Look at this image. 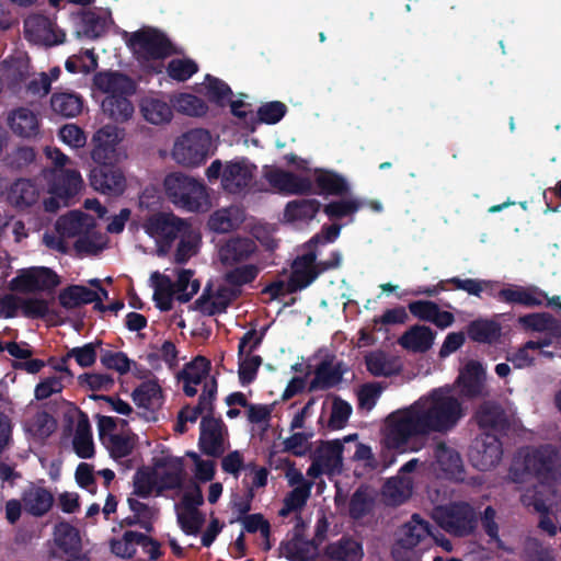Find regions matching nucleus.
Returning <instances> with one entry per match:
<instances>
[{
    "label": "nucleus",
    "mask_w": 561,
    "mask_h": 561,
    "mask_svg": "<svg viewBox=\"0 0 561 561\" xmlns=\"http://www.w3.org/2000/svg\"><path fill=\"white\" fill-rule=\"evenodd\" d=\"M94 87L111 95L130 96L136 91L135 81L127 75L114 71L96 72L93 77Z\"/></svg>",
    "instance_id": "6ab92c4d"
},
{
    "label": "nucleus",
    "mask_w": 561,
    "mask_h": 561,
    "mask_svg": "<svg viewBox=\"0 0 561 561\" xmlns=\"http://www.w3.org/2000/svg\"><path fill=\"white\" fill-rule=\"evenodd\" d=\"M432 536L431 525L414 514L411 522L407 523L397 540L398 546L414 549L421 541Z\"/></svg>",
    "instance_id": "2f4dec72"
},
{
    "label": "nucleus",
    "mask_w": 561,
    "mask_h": 561,
    "mask_svg": "<svg viewBox=\"0 0 561 561\" xmlns=\"http://www.w3.org/2000/svg\"><path fill=\"white\" fill-rule=\"evenodd\" d=\"M134 494L148 497L156 485V473L149 469H138L134 474Z\"/></svg>",
    "instance_id": "e2e57ef3"
},
{
    "label": "nucleus",
    "mask_w": 561,
    "mask_h": 561,
    "mask_svg": "<svg viewBox=\"0 0 561 561\" xmlns=\"http://www.w3.org/2000/svg\"><path fill=\"white\" fill-rule=\"evenodd\" d=\"M239 381L242 386H248L255 380L259 368L262 365V357L248 354L245 358L239 357Z\"/></svg>",
    "instance_id": "13d9d810"
},
{
    "label": "nucleus",
    "mask_w": 561,
    "mask_h": 561,
    "mask_svg": "<svg viewBox=\"0 0 561 561\" xmlns=\"http://www.w3.org/2000/svg\"><path fill=\"white\" fill-rule=\"evenodd\" d=\"M435 332L426 325L415 324L399 337V344L414 353H425L433 346Z\"/></svg>",
    "instance_id": "393cba45"
},
{
    "label": "nucleus",
    "mask_w": 561,
    "mask_h": 561,
    "mask_svg": "<svg viewBox=\"0 0 561 561\" xmlns=\"http://www.w3.org/2000/svg\"><path fill=\"white\" fill-rule=\"evenodd\" d=\"M239 294V289L220 286L214 294V300H211V287L208 285L194 301V309L209 317L224 313Z\"/></svg>",
    "instance_id": "2eb2a0df"
},
{
    "label": "nucleus",
    "mask_w": 561,
    "mask_h": 561,
    "mask_svg": "<svg viewBox=\"0 0 561 561\" xmlns=\"http://www.w3.org/2000/svg\"><path fill=\"white\" fill-rule=\"evenodd\" d=\"M56 420L46 411L37 412L28 422V432L38 439L49 437L56 430Z\"/></svg>",
    "instance_id": "de8ad7c7"
},
{
    "label": "nucleus",
    "mask_w": 561,
    "mask_h": 561,
    "mask_svg": "<svg viewBox=\"0 0 561 561\" xmlns=\"http://www.w3.org/2000/svg\"><path fill=\"white\" fill-rule=\"evenodd\" d=\"M39 196L36 184L30 179H18L8 191L9 203L18 209L33 206Z\"/></svg>",
    "instance_id": "bb28decb"
},
{
    "label": "nucleus",
    "mask_w": 561,
    "mask_h": 561,
    "mask_svg": "<svg viewBox=\"0 0 561 561\" xmlns=\"http://www.w3.org/2000/svg\"><path fill=\"white\" fill-rule=\"evenodd\" d=\"M79 383L92 391H110L114 386V378L108 374L84 373L78 377Z\"/></svg>",
    "instance_id": "052dcab7"
},
{
    "label": "nucleus",
    "mask_w": 561,
    "mask_h": 561,
    "mask_svg": "<svg viewBox=\"0 0 561 561\" xmlns=\"http://www.w3.org/2000/svg\"><path fill=\"white\" fill-rule=\"evenodd\" d=\"M438 525L457 537L468 536L477 527V515L473 507L466 502H454L438 506L434 513Z\"/></svg>",
    "instance_id": "39448f33"
},
{
    "label": "nucleus",
    "mask_w": 561,
    "mask_h": 561,
    "mask_svg": "<svg viewBox=\"0 0 561 561\" xmlns=\"http://www.w3.org/2000/svg\"><path fill=\"white\" fill-rule=\"evenodd\" d=\"M362 205L357 199L333 201L324 205L323 211L330 219H342L358 211Z\"/></svg>",
    "instance_id": "864d4df0"
},
{
    "label": "nucleus",
    "mask_w": 561,
    "mask_h": 561,
    "mask_svg": "<svg viewBox=\"0 0 561 561\" xmlns=\"http://www.w3.org/2000/svg\"><path fill=\"white\" fill-rule=\"evenodd\" d=\"M445 284H451L455 289L463 290L469 295L480 297L482 291H488L490 296H494V286L497 284L496 282L486 280V279H476V278H466L461 279L459 277H451L446 280H440L438 286L440 290H446Z\"/></svg>",
    "instance_id": "58836bf2"
},
{
    "label": "nucleus",
    "mask_w": 561,
    "mask_h": 561,
    "mask_svg": "<svg viewBox=\"0 0 561 561\" xmlns=\"http://www.w3.org/2000/svg\"><path fill=\"white\" fill-rule=\"evenodd\" d=\"M176 108L179 112L188 116L201 117L208 112L206 102L191 93H182L176 100Z\"/></svg>",
    "instance_id": "603ef678"
},
{
    "label": "nucleus",
    "mask_w": 561,
    "mask_h": 561,
    "mask_svg": "<svg viewBox=\"0 0 561 561\" xmlns=\"http://www.w3.org/2000/svg\"><path fill=\"white\" fill-rule=\"evenodd\" d=\"M518 322L528 330L545 332L548 330L561 329V323L548 312L529 313L519 317Z\"/></svg>",
    "instance_id": "c03bdc74"
},
{
    "label": "nucleus",
    "mask_w": 561,
    "mask_h": 561,
    "mask_svg": "<svg viewBox=\"0 0 561 561\" xmlns=\"http://www.w3.org/2000/svg\"><path fill=\"white\" fill-rule=\"evenodd\" d=\"M259 270L255 265H242L227 272L225 274V280L231 286L240 287L253 282Z\"/></svg>",
    "instance_id": "680f3d73"
},
{
    "label": "nucleus",
    "mask_w": 561,
    "mask_h": 561,
    "mask_svg": "<svg viewBox=\"0 0 561 561\" xmlns=\"http://www.w3.org/2000/svg\"><path fill=\"white\" fill-rule=\"evenodd\" d=\"M89 180L95 191L110 196L122 195L126 187V180L122 170L111 163L95 165L90 171Z\"/></svg>",
    "instance_id": "1a4fd4ad"
},
{
    "label": "nucleus",
    "mask_w": 561,
    "mask_h": 561,
    "mask_svg": "<svg viewBox=\"0 0 561 561\" xmlns=\"http://www.w3.org/2000/svg\"><path fill=\"white\" fill-rule=\"evenodd\" d=\"M191 225L172 213L159 211L150 215L144 222L148 236L157 242V254L165 256L173 242L184 233L190 232Z\"/></svg>",
    "instance_id": "7ed1b4c3"
},
{
    "label": "nucleus",
    "mask_w": 561,
    "mask_h": 561,
    "mask_svg": "<svg viewBox=\"0 0 561 561\" xmlns=\"http://www.w3.org/2000/svg\"><path fill=\"white\" fill-rule=\"evenodd\" d=\"M265 179L272 187L285 194H308L312 191L309 178L297 175L282 169H272L265 172Z\"/></svg>",
    "instance_id": "f3484780"
},
{
    "label": "nucleus",
    "mask_w": 561,
    "mask_h": 561,
    "mask_svg": "<svg viewBox=\"0 0 561 561\" xmlns=\"http://www.w3.org/2000/svg\"><path fill=\"white\" fill-rule=\"evenodd\" d=\"M317 259L316 251H308L295 257L291 272L286 282V291L295 294L310 286L317 279L312 263Z\"/></svg>",
    "instance_id": "4468645a"
},
{
    "label": "nucleus",
    "mask_w": 561,
    "mask_h": 561,
    "mask_svg": "<svg viewBox=\"0 0 561 561\" xmlns=\"http://www.w3.org/2000/svg\"><path fill=\"white\" fill-rule=\"evenodd\" d=\"M224 421L213 415H204L199 424V450L214 458H219L225 453L222 428Z\"/></svg>",
    "instance_id": "f8f14e48"
},
{
    "label": "nucleus",
    "mask_w": 561,
    "mask_h": 561,
    "mask_svg": "<svg viewBox=\"0 0 561 561\" xmlns=\"http://www.w3.org/2000/svg\"><path fill=\"white\" fill-rule=\"evenodd\" d=\"M59 305L67 309H76L82 305L95 304L94 308H104L101 296L98 291L83 285H69L60 290L58 295Z\"/></svg>",
    "instance_id": "aec40b11"
},
{
    "label": "nucleus",
    "mask_w": 561,
    "mask_h": 561,
    "mask_svg": "<svg viewBox=\"0 0 561 561\" xmlns=\"http://www.w3.org/2000/svg\"><path fill=\"white\" fill-rule=\"evenodd\" d=\"M125 95L105 96L102 101L103 113L115 123H124L131 118L134 105Z\"/></svg>",
    "instance_id": "e433bc0d"
},
{
    "label": "nucleus",
    "mask_w": 561,
    "mask_h": 561,
    "mask_svg": "<svg viewBox=\"0 0 561 561\" xmlns=\"http://www.w3.org/2000/svg\"><path fill=\"white\" fill-rule=\"evenodd\" d=\"M178 522L186 535H197L205 523V517L198 510L185 511L178 515Z\"/></svg>",
    "instance_id": "338daca9"
},
{
    "label": "nucleus",
    "mask_w": 561,
    "mask_h": 561,
    "mask_svg": "<svg viewBox=\"0 0 561 561\" xmlns=\"http://www.w3.org/2000/svg\"><path fill=\"white\" fill-rule=\"evenodd\" d=\"M82 33L90 39H96L106 33V21L94 12H85L81 19Z\"/></svg>",
    "instance_id": "6e6d98bb"
},
{
    "label": "nucleus",
    "mask_w": 561,
    "mask_h": 561,
    "mask_svg": "<svg viewBox=\"0 0 561 561\" xmlns=\"http://www.w3.org/2000/svg\"><path fill=\"white\" fill-rule=\"evenodd\" d=\"M343 370L341 364L333 366L330 358H324L314 370V378L310 381L308 390H328L342 381Z\"/></svg>",
    "instance_id": "cd10ccee"
},
{
    "label": "nucleus",
    "mask_w": 561,
    "mask_h": 561,
    "mask_svg": "<svg viewBox=\"0 0 561 561\" xmlns=\"http://www.w3.org/2000/svg\"><path fill=\"white\" fill-rule=\"evenodd\" d=\"M314 183L321 194L344 196L350 192L346 179L334 171L318 170Z\"/></svg>",
    "instance_id": "72a5a7b5"
},
{
    "label": "nucleus",
    "mask_w": 561,
    "mask_h": 561,
    "mask_svg": "<svg viewBox=\"0 0 561 561\" xmlns=\"http://www.w3.org/2000/svg\"><path fill=\"white\" fill-rule=\"evenodd\" d=\"M102 345V341L96 340L83 346H77L67 352V358H73L76 363L82 368L93 366L98 358L96 347Z\"/></svg>",
    "instance_id": "8fccbe9b"
},
{
    "label": "nucleus",
    "mask_w": 561,
    "mask_h": 561,
    "mask_svg": "<svg viewBox=\"0 0 561 561\" xmlns=\"http://www.w3.org/2000/svg\"><path fill=\"white\" fill-rule=\"evenodd\" d=\"M287 113V106L280 101H272L262 104L257 110L260 122L274 125L283 119Z\"/></svg>",
    "instance_id": "bf43d9fd"
},
{
    "label": "nucleus",
    "mask_w": 561,
    "mask_h": 561,
    "mask_svg": "<svg viewBox=\"0 0 561 561\" xmlns=\"http://www.w3.org/2000/svg\"><path fill=\"white\" fill-rule=\"evenodd\" d=\"M135 404L139 408L151 409L162 403V389L156 380L141 382L131 392Z\"/></svg>",
    "instance_id": "4c0bfd02"
},
{
    "label": "nucleus",
    "mask_w": 561,
    "mask_h": 561,
    "mask_svg": "<svg viewBox=\"0 0 561 561\" xmlns=\"http://www.w3.org/2000/svg\"><path fill=\"white\" fill-rule=\"evenodd\" d=\"M210 367V360L198 355L185 365V368L178 374V378L191 381L193 385H199L208 376Z\"/></svg>",
    "instance_id": "37998d69"
},
{
    "label": "nucleus",
    "mask_w": 561,
    "mask_h": 561,
    "mask_svg": "<svg viewBox=\"0 0 561 561\" xmlns=\"http://www.w3.org/2000/svg\"><path fill=\"white\" fill-rule=\"evenodd\" d=\"M502 455V443L499 436L489 432H482L476 437L469 450L472 466L480 471H488L497 466Z\"/></svg>",
    "instance_id": "0eeeda50"
},
{
    "label": "nucleus",
    "mask_w": 561,
    "mask_h": 561,
    "mask_svg": "<svg viewBox=\"0 0 561 561\" xmlns=\"http://www.w3.org/2000/svg\"><path fill=\"white\" fill-rule=\"evenodd\" d=\"M256 167L250 164L247 159L231 160L226 162L221 187L229 194H241L250 186L254 178Z\"/></svg>",
    "instance_id": "9d476101"
},
{
    "label": "nucleus",
    "mask_w": 561,
    "mask_h": 561,
    "mask_svg": "<svg viewBox=\"0 0 561 561\" xmlns=\"http://www.w3.org/2000/svg\"><path fill=\"white\" fill-rule=\"evenodd\" d=\"M55 543L62 556L82 548L79 530L69 523H59L55 528Z\"/></svg>",
    "instance_id": "ea45409f"
},
{
    "label": "nucleus",
    "mask_w": 561,
    "mask_h": 561,
    "mask_svg": "<svg viewBox=\"0 0 561 561\" xmlns=\"http://www.w3.org/2000/svg\"><path fill=\"white\" fill-rule=\"evenodd\" d=\"M119 138L117 129L110 125L100 128L93 135L91 158L96 165H101L103 163L115 164V161L117 160L116 147Z\"/></svg>",
    "instance_id": "dca6fc26"
},
{
    "label": "nucleus",
    "mask_w": 561,
    "mask_h": 561,
    "mask_svg": "<svg viewBox=\"0 0 561 561\" xmlns=\"http://www.w3.org/2000/svg\"><path fill=\"white\" fill-rule=\"evenodd\" d=\"M110 455L114 459L125 458L133 453L130 438L122 434H110L106 443Z\"/></svg>",
    "instance_id": "0e129e2a"
},
{
    "label": "nucleus",
    "mask_w": 561,
    "mask_h": 561,
    "mask_svg": "<svg viewBox=\"0 0 561 561\" xmlns=\"http://www.w3.org/2000/svg\"><path fill=\"white\" fill-rule=\"evenodd\" d=\"M144 118L153 125L169 123L173 117L171 105L158 98H145L140 104Z\"/></svg>",
    "instance_id": "c9c22d12"
},
{
    "label": "nucleus",
    "mask_w": 561,
    "mask_h": 561,
    "mask_svg": "<svg viewBox=\"0 0 561 561\" xmlns=\"http://www.w3.org/2000/svg\"><path fill=\"white\" fill-rule=\"evenodd\" d=\"M153 286V301L160 311H170L173 308V296L176 294L172 279L160 272L151 274Z\"/></svg>",
    "instance_id": "473e14b6"
},
{
    "label": "nucleus",
    "mask_w": 561,
    "mask_h": 561,
    "mask_svg": "<svg viewBox=\"0 0 561 561\" xmlns=\"http://www.w3.org/2000/svg\"><path fill=\"white\" fill-rule=\"evenodd\" d=\"M60 284L58 274L46 266H33L19 271L18 275L13 277L9 287L18 293H51Z\"/></svg>",
    "instance_id": "423d86ee"
},
{
    "label": "nucleus",
    "mask_w": 561,
    "mask_h": 561,
    "mask_svg": "<svg viewBox=\"0 0 561 561\" xmlns=\"http://www.w3.org/2000/svg\"><path fill=\"white\" fill-rule=\"evenodd\" d=\"M499 301L508 305H520L533 308L542 305L541 298H547V294L536 286L524 287L510 284L507 287L499 290L494 296Z\"/></svg>",
    "instance_id": "a211bd4d"
},
{
    "label": "nucleus",
    "mask_w": 561,
    "mask_h": 561,
    "mask_svg": "<svg viewBox=\"0 0 561 561\" xmlns=\"http://www.w3.org/2000/svg\"><path fill=\"white\" fill-rule=\"evenodd\" d=\"M321 204L318 199L302 198L288 202L284 216L288 221L311 220L320 210Z\"/></svg>",
    "instance_id": "a19ab883"
},
{
    "label": "nucleus",
    "mask_w": 561,
    "mask_h": 561,
    "mask_svg": "<svg viewBox=\"0 0 561 561\" xmlns=\"http://www.w3.org/2000/svg\"><path fill=\"white\" fill-rule=\"evenodd\" d=\"M198 71V65L191 58H174L167 66L168 76L178 82H185Z\"/></svg>",
    "instance_id": "a18cd8bd"
},
{
    "label": "nucleus",
    "mask_w": 561,
    "mask_h": 561,
    "mask_svg": "<svg viewBox=\"0 0 561 561\" xmlns=\"http://www.w3.org/2000/svg\"><path fill=\"white\" fill-rule=\"evenodd\" d=\"M211 136L208 130L195 128L184 133L173 146V159L185 167H198L209 156Z\"/></svg>",
    "instance_id": "20e7f679"
},
{
    "label": "nucleus",
    "mask_w": 561,
    "mask_h": 561,
    "mask_svg": "<svg viewBox=\"0 0 561 561\" xmlns=\"http://www.w3.org/2000/svg\"><path fill=\"white\" fill-rule=\"evenodd\" d=\"M197 240L192 236V227L190 232L184 233L180 238V242L174 253V262L176 264H185L193 255L196 254Z\"/></svg>",
    "instance_id": "69168bd1"
},
{
    "label": "nucleus",
    "mask_w": 561,
    "mask_h": 561,
    "mask_svg": "<svg viewBox=\"0 0 561 561\" xmlns=\"http://www.w3.org/2000/svg\"><path fill=\"white\" fill-rule=\"evenodd\" d=\"M465 416L461 401L448 389H433L411 405L390 413L387 417L385 443L389 449L404 453L413 438L433 433L447 434Z\"/></svg>",
    "instance_id": "f257e3e1"
},
{
    "label": "nucleus",
    "mask_w": 561,
    "mask_h": 561,
    "mask_svg": "<svg viewBox=\"0 0 561 561\" xmlns=\"http://www.w3.org/2000/svg\"><path fill=\"white\" fill-rule=\"evenodd\" d=\"M138 531L127 530L122 539L111 540L112 552L121 558L130 559L136 554L135 546L138 545Z\"/></svg>",
    "instance_id": "5fc2aeb1"
},
{
    "label": "nucleus",
    "mask_w": 561,
    "mask_h": 561,
    "mask_svg": "<svg viewBox=\"0 0 561 561\" xmlns=\"http://www.w3.org/2000/svg\"><path fill=\"white\" fill-rule=\"evenodd\" d=\"M367 370L375 377H391L399 374L400 366L382 351L373 352L365 357Z\"/></svg>",
    "instance_id": "79ce46f5"
},
{
    "label": "nucleus",
    "mask_w": 561,
    "mask_h": 561,
    "mask_svg": "<svg viewBox=\"0 0 561 561\" xmlns=\"http://www.w3.org/2000/svg\"><path fill=\"white\" fill-rule=\"evenodd\" d=\"M129 45L137 48L147 60L163 59L173 53L171 41L165 34L156 28L134 32L130 36Z\"/></svg>",
    "instance_id": "6e6552de"
},
{
    "label": "nucleus",
    "mask_w": 561,
    "mask_h": 561,
    "mask_svg": "<svg viewBox=\"0 0 561 561\" xmlns=\"http://www.w3.org/2000/svg\"><path fill=\"white\" fill-rule=\"evenodd\" d=\"M256 243L248 238H230L219 250V256L225 265H233L247 261L255 251Z\"/></svg>",
    "instance_id": "5701e85b"
},
{
    "label": "nucleus",
    "mask_w": 561,
    "mask_h": 561,
    "mask_svg": "<svg viewBox=\"0 0 561 561\" xmlns=\"http://www.w3.org/2000/svg\"><path fill=\"white\" fill-rule=\"evenodd\" d=\"M205 80V95L208 101L219 106H224L228 99L232 95V90L230 87L225 81L210 75H207Z\"/></svg>",
    "instance_id": "09e8293b"
},
{
    "label": "nucleus",
    "mask_w": 561,
    "mask_h": 561,
    "mask_svg": "<svg viewBox=\"0 0 561 561\" xmlns=\"http://www.w3.org/2000/svg\"><path fill=\"white\" fill-rule=\"evenodd\" d=\"M8 123L11 130L22 138L34 137L39 131L36 114L26 107L13 111L8 117Z\"/></svg>",
    "instance_id": "7c9ffc66"
},
{
    "label": "nucleus",
    "mask_w": 561,
    "mask_h": 561,
    "mask_svg": "<svg viewBox=\"0 0 561 561\" xmlns=\"http://www.w3.org/2000/svg\"><path fill=\"white\" fill-rule=\"evenodd\" d=\"M467 334L472 342L493 345L501 340L502 325L495 320L479 318L469 322Z\"/></svg>",
    "instance_id": "b1692460"
},
{
    "label": "nucleus",
    "mask_w": 561,
    "mask_h": 561,
    "mask_svg": "<svg viewBox=\"0 0 561 561\" xmlns=\"http://www.w3.org/2000/svg\"><path fill=\"white\" fill-rule=\"evenodd\" d=\"M474 419L482 432L495 435H506L511 428V420L505 409L495 401L482 402Z\"/></svg>",
    "instance_id": "ddd939ff"
},
{
    "label": "nucleus",
    "mask_w": 561,
    "mask_h": 561,
    "mask_svg": "<svg viewBox=\"0 0 561 561\" xmlns=\"http://www.w3.org/2000/svg\"><path fill=\"white\" fill-rule=\"evenodd\" d=\"M100 362L103 367L115 370L119 375L127 374L133 363L124 352H114L111 350H101Z\"/></svg>",
    "instance_id": "3c124183"
},
{
    "label": "nucleus",
    "mask_w": 561,
    "mask_h": 561,
    "mask_svg": "<svg viewBox=\"0 0 561 561\" xmlns=\"http://www.w3.org/2000/svg\"><path fill=\"white\" fill-rule=\"evenodd\" d=\"M50 107L62 117H76L83 110V99L75 92H55L50 98Z\"/></svg>",
    "instance_id": "f704fd0d"
},
{
    "label": "nucleus",
    "mask_w": 561,
    "mask_h": 561,
    "mask_svg": "<svg viewBox=\"0 0 561 561\" xmlns=\"http://www.w3.org/2000/svg\"><path fill=\"white\" fill-rule=\"evenodd\" d=\"M434 457L437 469L448 479H461L463 473L462 460L458 451L439 443L435 447Z\"/></svg>",
    "instance_id": "a878e982"
},
{
    "label": "nucleus",
    "mask_w": 561,
    "mask_h": 561,
    "mask_svg": "<svg viewBox=\"0 0 561 561\" xmlns=\"http://www.w3.org/2000/svg\"><path fill=\"white\" fill-rule=\"evenodd\" d=\"M324 554L333 561H360L363 547L352 537L343 536L337 541L329 543L324 548Z\"/></svg>",
    "instance_id": "c756f323"
},
{
    "label": "nucleus",
    "mask_w": 561,
    "mask_h": 561,
    "mask_svg": "<svg viewBox=\"0 0 561 561\" xmlns=\"http://www.w3.org/2000/svg\"><path fill=\"white\" fill-rule=\"evenodd\" d=\"M83 181L77 170L60 169L56 170L50 192L60 198H70L77 195Z\"/></svg>",
    "instance_id": "c85d7f7f"
},
{
    "label": "nucleus",
    "mask_w": 561,
    "mask_h": 561,
    "mask_svg": "<svg viewBox=\"0 0 561 561\" xmlns=\"http://www.w3.org/2000/svg\"><path fill=\"white\" fill-rule=\"evenodd\" d=\"M22 502L28 514L41 517L51 508L54 496L46 488L31 483L22 493Z\"/></svg>",
    "instance_id": "4be33fe9"
},
{
    "label": "nucleus",
    "mask_w": 561,
    "mask_h": 561,
    "mask_svg": "<svg viewBox=\"0 0 561 561\" xmlns=\"http://www.w3.org/2000/svg\"><path fill=\"white\" fill-rule=\"evenodd\" d=\"M352 414V407L348 402L335 397L332 402L331 415L328 422V426L331 430L343 428Z\"/></svg>",
    "instance_id": "4d7b16f0"
},
{
    "label": "nucleus",
    "mask_w": 561,
    "mask_h": 561,
    "mask_svg": "<svg viewBox=\"0 0 561 561\" xmlns=\"http://www.w3.org/2000/svg\"><path fill=\"white\" fill-rule=\"evenodd\" d=\"M557 460L554 448L551 445H543L525 455L524 468L539 480H554Z\"/></svg>",
    "instance_id": "9b49d317"
},
{
    "label": "nucleus",
    "mask_w": 561,
    "mask_h": 561,
    "mask_svg": "<svg viewBox=\"0 0 561 561\" xmlns=\"http://www.w3.org/2000/svg\"><path fill=\"white\" fill-rule=\"evenodd\" d=\"M282 554L290 561H306L310 558L309 541L304 537L293 536L290 540L283 541L279 546Z\"/></svg>",
    "instance_id": "49530a36"
},
{
    "label": "nucleus",
    "mask_w": 561,
    "mask_h": 561,
    "mask_svg": "<svg viewBox=\"0 0 561 561\" xmlns=\"http://www.w3.org/2000/svg\"><path fill=\"white\" fill-rule=\"evenodd\" d=\"M36 152L32 147H19L7 157V163L11 169L22 170L34 162Z\"/></svg>",
    "instance_id": "774afa93"
},
{
    "label": "nucleus",
    "mask_w": 561,
    "mask_h": 561,
    "mask_svg": "<svg viewBox=\"0 0 561 561\" xmlns=\"http://www.w3.org/2000/svg\"><path fill=\"white\" fill-rule=\"evenodd\" d=\"M485 370L478 360H469L460 371L458 383L462 393L470 399L481 397L484 389Z\"/></svg>",
    "instance_id": "412c9836"
},
{
    "label": "nucleus",
    "mask_w": 561,
    "mask_h": 561,
    "mask_svg": "<svg viewBox=\"0 0 561 561\" xmlns=\"http://www.w3.org/2000/svg\"><path fill=\"white\" fill-rule=\"evenodd\" d=\"M163 185L168 198L178 207L199 211L208 206L206 186L199 180L182 172H173L165 176Z\"/></svg>",
    "instance_id": "f03ea898"
}]
</instances>
